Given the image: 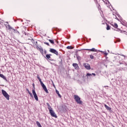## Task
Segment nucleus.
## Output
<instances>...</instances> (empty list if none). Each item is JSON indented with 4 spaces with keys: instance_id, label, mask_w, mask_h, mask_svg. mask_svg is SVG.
Wrapping results in <instances>:
<instances>
[{
    "instance_id": "1",
    "label": "nucleus",
    "mask_w": 127,
    "mask_h": 127,
    "mask_svg": "<svg viewBox=\"0 0 127 127\" xmlns=\"http://www.w3.org/2000/svg\"><path fill=\"white\" fill-rule=\"evenodd\" d=\"M37 79L39 80L41 86L42 87L44 91L47 93V94H49V92L48 91V89H47V88L46 87V86H45V84L43 83V82H42V80H41V78H40V77L38 75L37 76Z\"/></svg>"
},
{
    "instance_id": "2",
    "label": "nucleus",
    "mask_w": 127,
    "mask_h": 127,
    "mask_svg": "<svg viewBox=\"0 0 127 127\" xmlns=\"http://www.w3.org/2000/svg\"><path fill=\"white\" fill-rule=\"evenodd\" d=\"M24 35H23L22 36V37H23V36H25L26 38H28L27 40H31V42H32V43H33L34 42V39H33V38H32V35L28 33H26V32H24ZM28 37H30V38H28Z\"/></svg>"
},
{
    "instance_id": "3",
    "label": "nucleus",
    "mask_w": 127,
    "mask_h": 127,
    "mask_svg": "<svg viewBox=\"0 0 127 127\" xmlns=\"http://www.w3.org/2000/svg\"><path fill=\"white\" fill-rule=\"evenodd\" d=\"M74 99L77 104H79V105H82L83 104V101L81 100V98L79 97L78 95H74Z\"/></svg>"
},
{
    "instance_id": "4",
    "label": "nucleus",
    "mask_w": 127,
    "mask_h": 127,
    "mask_svg": "<svg viewBox=\"0 0 127 127\" xmlns=\"http://www.w3.org/2000/svg\"><path fill=\"white\" fill-rule=\"evenodd\" d=\"M1 92L3 96H4L5 97L6 100H7L8 101L9 100V95L7 94V92H6V91H5V90L3 89L1 90Z\"/></svg>"
},
{
    "instance_id": "5",
    "label": "nucleus",
    "mask_w": 127,
    "mask_h": 127,
    "mask_svg": "<svg viewBox=\"0 0 127 127\" xmlns=\"http://www.w3.org/2000/svg\"><path fill=\"white\" fill-rule=\"evenodd\" d=\"M50 114L53 118H56V119H57V115H56V114H55V112L53 111V109H50Z\"/></svg>"
},
{
    "instance_id": "6",
    "label": "nucleus",
    "mask_w": 127,
    "mask_h": 127,
    "mask_svg": "<svg viewBox=\"0 0 127 127\" xmlns=\"http://www.w3.org/2000/svg\"><path fill=\"white\" fill-rule=\"evenodd\" d=\"M32 94L36 101H38V96H37V94H36V92H35V89L32 90Z\"/></svg>"
},
{
    "instance_id": "7",
    "label": "nucleus",
    "mask_w": 127,
    "mask_h": 127,
    "mask_svg": "<svg viewBox=\"0 0 127 127\" xmlns=\"http://www.w3.org/2000/svg\"><path fill=\"white\" fill-rule=\"evenodd\" d=\"M50 52H51V53H54V54H56V55L58 56V52L54 49H50Z\"/></svg>"
},
{
    "instance_id": "8",
    "label": "nucleus",
    "mask_w": 127,
    "mask_h": 127,
    "mask_svg": "<svg viewBox=\"0 0 127 127\" xmlns=\"http://www.w3.org/2000/svg\"><path fill=\"white\" fill-rule=\"evenodd\" d=\"M83 66L87 70H90L91 69V66L89 64H84Z\"/></svg>"
},
{
    "instance_id": "9",
    "label": "nucleus",
    "mask_w": 127,
    "mask_h": 127,
    "mask_svg": "<svg viewBox=\"0 0 127 127\" xmlns=\"http://www.w3.org/2000/svg\"><path fill=\"white\" fill-rule=\"evenodd\" d=\"M44 57H45V58H46V59H48V60H50L51 61H54V60H52L51 59V57H50V55L49 54H47L46 55V57L45 56H43Z\"/></svg>"
},
{
    "instance_id": "10",
    "label": "nucleus",
    "mask_w": 127,
    "mask_h": 127,
    "mask_svg": "<svg viewBox=\"0 0 127 127\" xmlns=\"http://www.w3.org/2000/svg\"><path fill=\"white\" fill-rule=\"evenodd\" d=\"M7 28L9 30H10V31H16V30L14 29H13L12 27L11 26H10V25H8L6 26Z\"/></svg>"
},
{
    "instance_id": "11",
    "label": "nucleus",
    "mask_w": 127,
    "mask_h": 127,
    "mask_svg": "<svg viewBox=\"0 0 127 127\" xmlns=\"http://www.w3.org/2000/svg\"><path fill=\"white\" fill-rule=\"evenodd\" d=\"M72 66L76 70H78L79 69V65H78V64H77L76 63L73 64Z\"/></svg>"
},
{
    "instance_id": "12",
    "label": "nucleus",
    "mask_w": 127,
    "mask_h": 127,
    "mask_svg": "<svg viewBox=\"0 0 127 127\" xmlns=\"http://www.w3.org/2000/svg\"><path fill=\"white\" fill-rule=\"evenodd\" d=\"M84 50H86V51H89V50L90 51L97 52V50H96L95 48H92L91 49H84Z\"/></svg>"
},
{
    "instance_id": "13",
    "label": "nucleus",
    "mask_w": 127,
    "mask_h": 127,
    "mask_svg": "<svg viewBox=\"0 0 127 127\" xmlns=\"http://www.w3.org/2000/svg\"><path fill=\"white\" fill-rule=\"evenodd\" d=\"M0 77L1 78H2V79H3V80H5V81H6V82H7V79H6V77H5V76H4V75H3V74H0Z\"/></svg>"
},
{
    "instance_id": "14",
    "label": "nucleus",
    "mask_w": 127,
    "mask_h": 127,
    "mask_svg": "<svg viewBox=\"0 0 127 127\" xmlns=\"http://www.w3.org/2000/svg\"><path fill=\"white\" fill-rule=\"evenodd\" d=\"M104 107L106 109V110H107V111H111L112 110V108L108 106L106 104H104Z\"/></svg>"
},
{
    "instance_id": "15",
    "label": "nucleus",
    "mask_w": 127,
    "mask_h": 127,
    "mask_svg": "<svg viewBox=\"0 0 127 127\" xmlns=\"http://www.w3.org/2000/svg\"><path fill=\"white\" fill-rule=\"evenodd\" d=\"M39 49L40 52H41L43 56H44V55H43L44 54V53H43V49L42 48H39Z\"/></svg>"
},
{
    "instance_id": "16",
    "label": "nucleus",
    "mask_w": 127,
    "mask_h": 127,
    "mask_svg": "<svg viewBox=\"0 0 127 127\" xmlns=\"http://www.w3.org/2000/svg\"><path fill=\"white\" fill-rule=\"evenodd\" d=\"M47 106H48V108L49 110V112L50 111V110H53L52 108H51V106H50V105L49 104V103H47Z\"/></svg>"
},
{
    "instance_id": "17",
    "label": "nucleus",
    "mask_w": 127,
    "mask_h": 127,
    "mask_svg": "<svg viewBox=\"0 0 127 127\" xmlns=\"http://www.w3.org/2000/svg\"><path fill=\"white\" fill-rule=\"evenodd\" d=\"M56 94H57L58 97H59V98H61L62 96L60 93H59V91L57 89H56Z\"/></svg>"
},
{
    "instance_id": "18",
    "label": "nucleus",
    "mask_w": 127,
    "mask_h": 127,
    "mask_svg": "<svg viewBox=\"0 0 127 127\" xmlns=\"http://www.w3.org/2000/svg\"><path fill=\"white\" fill-rule=\"evenodd\" d=\"M36 125L37 126H38V127H42V126H41V124H40V123H39V122L38 121L36 122Z\"/></svg>"
},
{
    "instance_id": "19",
    "label": "nucleus",
    "mask_w": 127,
    "mask_h": 127,
    "mask_svg": "<svg viewBox=\"0 0 127 127\" xmlns=\"http://www.w3.org/2000/svg\"><path fill=\"white\" fill-rule=\"evenodd\" d=\"M99 52H101L102 53H103L104 54V55H105V56H108V53L106 52H103L102 51H99Z\"/></svg>"
},
{
    "instance_id": "20",
    "label": "nucleus",
    "mask_w": 127,
    "mask_h": 127,
    "mask_svg": "<svg viewBox=\"0 0 127 127\" xmlns=\"http://www.w3.org/2000/svg\"><path fill=\"white\" fill-rule=\"evenodd\" d=\"M76 58L78 61H80L81 60V57L79 56V55H76Z\"/></svg>"
},
{
    "instance_id": "21",
    "label": "nucleus",
    "mask_w": 127,
    "mask_h": 127,
    "mask_svg": "<svg viewBox=\"0 0 127 127\" xmlns=\"http://www.w3.org/2000/svg\"><path fill=\"white\" fill-rule=\"evenodd\" d=\"M113 26L115 27V28H118V24L117 23H114V24H112Z\"/></svg>"
},
{
    "instance_id": "22",
    "label": "nucleus",
    "mask_w": 127,
    "mask_h": 127,
    "mask_svg": "<svg viewBox=\"0 0 127 127\" xmlns=\"http://www.w3.org/2000/svg\"><path fill=\"white\" fill-rule=\"evenodd\" d=\"M49 42H50V43H51L52 44H54V40H51V39H49Z\"/></svg>"
},
{
    "instance_id": "23",
    "label": "nucleus",
    "mask_w": 127,
    "mask_h": 127,
    "mask_svg": "<svg viewBox=\"0 0 127 127\" xmlns=\"http://www.w3.org/2000/svg\"><path fill=\"white\" fill-rule=\"evenodd\" d=\"M66 49H74V47L68 46L66 47Z\"/></svg>"
},
{
    "instance_id": "24",
    "label": "nucleus",
    "mask_w": 127,
    "mask_h": 127,
    "mask_svg": "<svg viewBox=\"0 0 127 127\" xmlns=\"http://www.w3.org/2000/svg\"><path fill=\"white\" fill-rule=\"evenodd\" d=\"M110 28H111V27L110 26V25L107 24V28H106L107 30H110Z\"/></svg>"
},
{
    "instance_id": "25",
    "label": "nucleus",
    "mask_w": 127,
    "mask_h": 127,
    "mask_svg": "<svg viewBox=\"0 0 127 127\" xmlns=\"http://www.w3.org/2000/svg\"><path fill=\"white\" fill-rule=\"evenodd\" d=\"M113 17L115 18V19H118V17H117V15L116 14H113Z\"/></svg>"
},
{
    "instance_id": "26",
    "label": "nucleus",
    "mask_w": 127,
    "mask_h": 127,
    "mask_svg": "<svg viewBox=\"0 0 127 127\" xmlns=\"http://www.w3.org/2000/svg\"><path fill=\"white\" fill-rule=\"evenodd\" d=\"M59 58L61 59V61L60 62V63L61 64V65H62V64H63V60H62V58H61V57H60Z\"/></svg>"
},
{
    "instance_id": "27",
    "label": "nucleus",
    "mask_w": 127,
    "mask_h": 127,
    "mask_svg": "<svg viewBox=\"0 0 127 127\" xmlns=\"http://www.w3.org/2000/svg\"><path fill=\"white\" fill-rule=\"evenodd\" d=\"M91 76H92V74H91V73H87L86 74V77H91Z\"/></svg>"
},
{
    "instance_id": "28",
    "label": "nucleus",
    "mask_w": 127,
    "mask_h": 127,
    "mask_svg": "<svg viewBox=\"0 0 127 127\" xmlns=\"http://www.w3.org/2000/svg\"><path fill=\"white\" fill-rule=\"evenodd\" d=\"M121 42V39H119V38H118L117 39V41H115L114 42H115V43H117V42Z\"/></svg>"
},
{
    "instance_id": "29",
    "label": "nucleus",
    "mask_w": 127,
    "mask_h": 127,
    "mask_svg": "<svg viewBox=\"0 0 127 127\" xmlns=\"http://www.w3.org/2000/svg\"><path fill=\"white\" fill-rule=\"evenodd\" d=\"M29 94L31 98H33V95H32V93L31 92H29Z\"/></svg>"
},
{
    "instance_id": "30",
    "label": "nucleus",
    "mask_w": 127,
    "mask_h": 127,
    "mask_svg": "<svg viewBox=\"0 0 127 127\" xmlns=\"http://www.w3.org/2000/svg\"><path fill=\"white\" fill-rule=\"evenodd\" d=\"M44 44H46V45H47L48 46H50V45L48 42H44Z\"/></svg>"
},
{
    "instance_id": "31",
    "label": "nucleus",
    "mask_w": 127,
    "mask_h": 127,
    "mask_svg": "<svg viewBox=\"0 0 127 127\" xmlns=\"http://www.w3.org/2000/svg\"><path fill=\"white\" fill-rule=\"evenodd\" d=\"M90 59H94V56L93 55H90Z\"/></svg>"
},
{
    "instance_id": "32",
    "label": "nucleus",
    "mask_w": 127,
    "mask_h": 127,
    "mask_svg": "<svg viewBox=\"0 0 127 127\" xmlns=\"http://www.w3.org/2000/svg\"><path fill=\"white\" fill-rule=\"evenodd\" d=\"M32 86L33 87V90H35V87L34 83H33Z\"/></svg>"
},
{
    "instance_id": "33",
    "label": "nucleus",
    "mask_w": 127,
    "mask_h": 127,
    "mask_svg": "<svg viewBox=\"0 0 127 127\" xmlns=\"http://www.w3.org/2000/svg\"><path fill=\"white\" fill-rule=\"evenodd\" d=\"M44 54H45L46 55H47V51L45 50L44 51Z\"/></svg>"
},
{
    "instance_id": "34",
    "label": "nucleus",
    "mask_w": 127,
    "mask_h": 127,
    "mask_svg": "<svg viewBox=\"0 0 127 127\" xmlns=\"http://www.w3.org/2000/svg\"><path fill=\"white\" fill-rule=\"evenodd\" d=\"M66 36H67V39H69L70 37V35H67Z\"/></svg>"
},
{
    "instance_id": "35",
    "label": "nucleus",
    "mask_w": 127,
    "mask_h": 127,
    "mask_svg": "<svg viewBox=\"0 0 127 127\" xmlns=\"http://www.w3.org/2000/svg\"><path fill=\"white\" fill-rule=\"evenodd\" d=\"M26 91H27L28 92V94H29V93H30V91H29V90H28V88H26Z\"/></svg>"
},
{
    "instance_id": "36",
    "label": "nucleus",
    "mask_w": 127,
    "mask_h": 127,
    "mask_svg": "<svg viewBox=\"0 0 127 127\" xmlns=\"http://www.w3.org/2000/svg\"><path fill=\"white\" fill-rule=\"evenodd\" d=\"M75 55H76V56H77V55H78V51H76L75 52Z\"/></svg>"
},
{
    "instance_id": "37",
    "label": "nucleus",
    "mask_w": 127,
    "mask_h": 127,
    "mask_svg": "<svg viewBox=\"0 0 127 127\" xmlns=\"http://www.w3.org/2000/svg\"><path fill=\"white\" fill-rule=\"evenodd\" d=\"M91 75H93V76H96V73H92Z\"/></svg>"
},
{
    "instance_id": "38",
    "label": "nucleus",
    "mask_w": 127,
    "mask_h": 127,
    "mask_svg": "<svg viewBox=\"0 0 127 127\" xmlns=\"http://www.w3.org/2000/svg\"><path fill=\"white\" fill-rule=\"evenodd\" d=\"M116 59H117V57H114V59L113 61H115V60H116Z\"/></svg>"
},
{
    "instance_id": "39",
    "label": "nucleus",
    "mask_w": 127,
    "mask_h": 127,
    "mask_svg": "<svg viewBox=\"0 0 127 127\" xmlns=\"http://www.w3.org/2000/svg\"><path fill=\"white\" fill-rule=\"evenodd\" d=\"M121 56H123V57H126V56L124 55H120Z\"/></svg>"
},
{
    "instance_id": "40",
    "label": "nucleus",
    "mask_w": 127,
    "mask_h": 127,
    "mask_svg": "<svg viewBox=\"0 0 127 127\" xmlns=\"http://www.w3.org/2000/svg\"><path fill=\"white\" fill-rule=\"evenodd\" d=\"M120 65H122V64H124V63H121V62H120Z\"/></svg>"
},
{
    "instance_id": "41",
    "label": "nucleus",
    "mask_w": 127,
    "mask_h": 127,
    "mask_svg": "<svg viewBox=\"0 0 127 127\" xmlns=\"http://www.w3.org/2000/svg\"><path fill=\"white\" fill-rule=\"evenodd\" d=\"M53 86L55 88V84L54 83H53Z\"/></svg>"
},
{
    "instance_id": "42",
    "label": "nucleus",
    "mask_w": 127,
    "mask_h": 127,
    "mask_svg": "<svg viewBox=\"0 0 127 127\" xmlns=\"http://www.w3.org/2000/svg\"><path fill=\"white\" fill-rule=\"evenodd\" d=\"M49 55H50V57H51V56H52V55L51 54H48Z\"/></svg>"
},
{
    "instance_id": "43",
    "label": "nucleus",
    "mask_w": 127,
    "mask_h": 127,
    "mask_svg": "<svg viewBox=\"0 0 127 127\" xmlns=\"http://www.w3.org/2000/svg\"><path fill=\"white\" fill-rule=\"evenodd\" d=\"M93 55H95L96 56V55H97V54H94Z\"/></svg>"
},
{
    "instance_id": "44",
    "label": "nucleus",
    "mask_w": 127,
    "mask_h": 127,
    "mask_svg": "<svg viewBox=\"0 0 127 127\" xmlns=\"http://www.w3.org/2000/svg\"><path fill=\"white\" fill-rule=\"evenodd\" d=\"M44 36H46V34H45V35H44Z\"/></svg>"
},
{
    "instance_id": "45",
    "label": "nucleus",
    "mask_w": 127,
    "mask_h": 127,
    "mask_svg": "<svg viewBox=\"0 0 127 127\" xmlns=\"http://www.w3.org/2000/svg\"><path fill=\"white\" fill-rule=\"evenodd\" d=\"M125 34H126V35H127V32L126 33H125Z\"/></svg>"
},
{
    "instance_id": "46",
    "label": "nucleus",
    "mask_w": 127,
    "mask_h": 127,
    "mask_svg": "<svg viewBox=\"0 0 127 127\" xmlns=\"http://www.w3.org/2000/svg\"><path fill=\"white\" fill-rule=\"evenodd\" d=\"M28 38H30V37H28V38H27V40Z\"/></svg>"
},
{
    "instance_id": "47",
    "label": "nucleus",
    "mask_w": 127,
    "mask_h": 127,
    "mask_svg": "<svg viewBox=\"0 0 127 127\" xmlns=\"http://www.w3.org/2000/svg\"><path fill=\"white\" fill-rule=\"evenodd\" d=\"M108 52H110V51H109V50H108Z\"/></svg>"
},
{
    "instance_id": "48",
    "label": "nucleus",
    "mask_w": 127,
    "mask_h": 127,
    "mask_svg": "<svg viewBox=\"0 0 127 127\" xmlns=\"http://www.w3.org/2000/svg\"><path fill=\"white\" fill-rule=\"evenodd\" d=\"M55 34H57V33H56Z\"/></svg>"
},
{
    "instance_id": "49",
    "label": "nucleus",
    "mask_w": 127,
    "mask_h": 127,
    "mask_svg": "<svg viewBox=\"0 0 127 127\" xmlns=\"http://www.w3.org/2000/svg\"><path fill=\"white\" fill-rule=\"evenodd\" d=\"M74 58L76 57L75 56H74Z\"/></svg>"
},
{
    "instance_id": "50",
    "label": "nucleus",
    "mask_w": 127,
    "mask_h": 127,
    "mask_svg": "<svg viewBox=\"0 0 127 127\" xmlns=\"http://www.w3.org/2000/svg\"><path fill=\"white\" fill-rule=\"evenodd\" d=\"M57 43H59V42H58V41L57 42Z\"/></svg>"
},
{
    "instance_id": "51",
    "label": "nucleus",
    "mask_w": 127,
    "mask_h": 127,
    "mask_svg": "<svg viewBox=\"0 0 127 127\" xmlns=\"http://www.w3.org/2000/svg\"><path fill=\"white\" fill-rule=\"evenodd\" d=\"M89 40H91V39H89Z\"/></svg>"
}]
</instances>
